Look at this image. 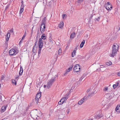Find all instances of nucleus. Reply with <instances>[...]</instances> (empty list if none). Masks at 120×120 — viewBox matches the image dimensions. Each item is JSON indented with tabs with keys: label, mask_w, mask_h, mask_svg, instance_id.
<instances>
[{
	"label": "nucleus",
	"mask_w": 120,
	"mask_h": 120,
	"mask_svg": "<svg viewBox=\"0 0 120 120\" xmlns=\"http://www.w3.org/2000/svg\"><path fill=\"white\" fill-rule=\"evenodd\" d=\"M118 49V45L117 44H116V45L114 44L113 45L112 53L110 54V56L114 57V56L117 54V52Z\"/></svg>",
	"instance_id": "nucleus-1"
},
{
	"label": "nucleus",
	"mask_w": 120,
	"mask_h": 120,
	"mask_svg": "<svg viewBox=\"0 0 120 120\" xmlns=\"http://www.w3.org/2000/svg\"><path fill=\"white\" fill-rule=\"evenodd\" d=\"M57 75H55L51 79L49 80L47 85V87L48 89L50 88L53 83L55 81V80L57 79Z\"/></svg>",
	"instance_id": "nucleus-2"
},
{
	"label": "nucleus",
	"mask_w": 120,
	"mask_h": 120,
	"mask_svg": "<svg viewBox=\"0 0 120 120\" xmlns=\"http://www.w3.org/2000/svg\"><path fill=\"white\" fill-rule=\"evenodd\" d=\"M104 6L106 9L108 10L111 11L112 8V5L109 2H107L105 4Z\"/></svg>",
	"instance_id": "nucleus-3"
},
{
	"label": "nucleus",
	"mask_w": 120,
	"mask_h": 120,
	"mask_svg": "<svg viewBox=\"0 0 120 120\" xmlns=\"http://www.w3.org/2000/svg\"><path fill=\"white\" fill-rule=\"evenodd\" d=\"M17 53L15 50L14 49H12L9 51V54L11 55H15Z\"/></svg>",
	"instance_id": "nucleus-4"
},
{
	"label": "nucleus",
	"mask_w": 120,
	"mask_h": 120,
	"mask_svg": "<svg viewBox=\"0 0 120 120\" xmlns=\"http://www.w3.org/2000/svg\"><path fill=\"white\" fill-rule=\"evenodd\" d=\"M79 64H77L75 65L73 68V71L75 72H77L80 71V68L79 66Z\"/></svg>",
	"instance_id": "nucleus-5"
},
{
	"label": "nucleus",
	"mask_w": 120,
	"mask_h": 120,
	"mask_svg": "<svg viewBox=\"0 0 120 120\" xmlns=\"http://www.w3.org/2000/svg\"><path fill=\"white\" fill-rule=\"evenodd\" d=\"M39 100L38 98H35L33 99L32 100V104L33 105H34L38 104V103H39Z\"/></svg>",
	"instance_id": "nucleus-6"
},
{
	"label": "nucleus",
	"mask_w": 120,
	"mask_h": 120,
	"mask_svg": "<svg viewBox=\"0 0 120 120\" xmlns=\"http://www.w3.org/2000/svg\"><path fill=\"white\" fill-rule=\"evenodd\" d=\"M39 48H41L43 46V42L42 38H40L39 41Z\"/></svg>",
	"instance_id": "nucleus-7"
},
{
	"label": "nucleus",
	"mask_w": 120,
	"mask_h": 120,
	"mask_svg": "<svg viewBox=\"0 0 120 120\" xmlns=\"http://www.w3.org/2000/svg\"><path fill=\"white\" fill-rule=\"evenodd\" d=\"M24 5L23 4V3H22V4L21 5L20 8V14H21L22 13L24 10Z\"/></svg>",
	"instance_id": "nucleus-8"
},
{
	"label": "nucleus",
	"mask_w": 120,
	"mask_h": 120,
	"mask_svg": "<svg viewBox=\"0 0 120 120\" xmlns=\"http://www.w3.org/2000/svg\"><path fill=\"white\" fill-rule=\"evenodd\" d=\"M115 110L117 113L118 114L120 112V104L117 105L116 108Z\"/></svg>",
	"instance_id": "nucleus-9"
},
{
	"label": "nucleus",
	"mask_w": 120,
	"mask_h": 120,
	"mask_svg": "<svg viewBox=\"0 0 120 120\" xmlns=\"http://www.w3.org/2000/svg\"><path fill=\"white\" fill-rule=\"evenodd\" d=\"M103 116V114L101 113H99L96 116H95V119H99Z\"/></svg>",
	"instance_id": "nucleus-10"
},
{
	"label": "nucleus",
	"mask_w": 120,
	"mask_h": 120,
	"mask_svg": "<svg viewBox=\"0 0 120 120\" xmlns=\"http://www.w3.org/2000/svg\"><path fill=\"white\" fill-rule=\"evenodd\" d=\"M45 24L43 23L41 24V26L40 30H45Z\"/></svg>",
	"instance_id": "nucleus-11"
},
{
	"label": "nucleus",
	"mask_w": 120,
	"mask_h": 120,
	"mask_svg": "<svg viewBox=\"0 0 120 120\" xmlns=\"http://www.w3.org/2000/svg\"><path fill=\"white\" fill-rule=\"evenodd\" d=\"M41 92H38L35 98H38V99H39V100L40 98L41 97Z\"/></svg>",
	"instance_id": "nucleus-12"
},
{
	"label": "nucleus",
	"mask_w": 120,
	"mask_h": 120,
	"mask_svg": "<svg viewBox=\"0 0 120 120\" xmlns=\"http://www.w3.org/2000/svg\"><path fill=\"white\" fill-rule=\"evenodd\" d=\"M37 43V40L35 42V45L33 47V48L32 50L33 52V53H35V51H34V50L35 49L34 48H35H35H37L38 47V45H36V43Z\"/></svg>",
	"instance_id": "nucleus-13"
},
{
	"label": "nucleus",
	"mask_w": 120,
	"mask_h": 120,
	"mask_svg": "<svg viewBox=\"0 0 120 120\" xmlns=\"http://www.w3.org/2000/svg\"><path fill=\"white\" fill-rule=\"evenodd\" d=\"M10 37V34L9 33H8L7 34L6 36V39L7 41H8Z\"/></svg>",
	"instance_id": "nucleus-14"
},
{
	"label": "nucleus",
	"mask_w": 120,
	"mask_h": 120,
	"mask_svg": "<svg viewBox=\"0 0 120 120\" xmlns=\"http://www.w3.org/2000/svg\"><path fill=\"white\" fill-rule=\"evenodd\" d=\"M7 108V107L5 106H3L1 108V111L2 112H4Z\"/></svg>",
	"instance_id": "nucleus-15"
},
{
	"label": "nucleus",
	"mask_w": 120,
	"mask_h": 120,
	"mask_svg": "<svg viewBox=\"0 0 120 120\" xmlns=\"http://www.w3.org/2000/svg\"><path fill=\"white\" fill-rule=\"evenodd\" d=\"M23 72V68L22 67H21L20 68V70L19 72V75H22V73Z\"/></svg>",
	"instance_id": "nucleus-16"
},
{
	"label": "nucleus",
	"mask_w": 120,
	"mask_h": 120,
	"mask_svg": "<svg viewBox=\"0 0 120 120\" xmlns=\"http://www.w3.org/2000/svg\"><path fill=\"white\" fill-rule=\"evenodd\" d=\"M12 82L13 85H16V82L15 80H14L12 79Z\"/></svg>",
	"instance_id": "nucleus-17"
},
{
	"label": "nucleus",
	"mask_w": 120,
	"mask_h": 120,
	"mask_svg": "<svg viewBox=\"0 0 120 120\" xmlns=\"http://www.w3.org/2000/svg\"><path fill=\"white\" fill-rule=\"evenodd\" d=\"M64 26V23L63 22H60L59 25V26L60 28Z\"/></svg>",
	"instance_id": "nucleus-18"
},
{
	"label": "nucleus",
	"mask_w": 120,
	"mask_h": 120,
	"mask_svg": "<svg viewBox=\"0 0 120 120\" xmlns=\"http://www.w3.org/2000/svg\"><path fill=\"white\" fill-rule=\"evenodd\" d=\"M85 40H83L81 42L80 45V47L81 48H82L83 47L85 43Z\"/></svg>",
	"instance_id": "nucleus-19"
},
{
	"label": "nucleus",
	"mask_w": 120,
	"mask_h": 120,
	"mask_svg": "<svg viewBox=\"0 0 120 120\" xmlns=\"http://www.w3.org/2000/svg\"><path fill=\"white\" fill-rule=\"evenodd\" d=\"M4 98V96L3 97L2 96H0V101H2L3 102L5 101Z\"/></svg>",
	"instance_id": "nucleus-20"
},
{
	"label": "nucleus",
	"mask_w": 120,
	"mask_h": 120,
	"mask_svg": "<svg viewBox=\"0 0 120 120\" xmlns=\"http://www.w3.org/2000/svg\"><path fill=\"white\" fill-rule=\"evenodd\" d=\"M88 99V98H87V97L86 96H85L83 98H82V99L84 101V102L86 101Z\"/></svg>",
	"instance_id": "nucleus-21"
},
{
	"label": "nucleus",
	"mask_w": 120,
	"mask_h": 120,
	"mask_svg": "<svg viewBox=\"0 0 120 120\" xmlns=\"http://www.w3.org/2000/svg\"><path fill=\"white\" fill-rule=\"evenodd\" d=\"M75 33H72L71 35L70 36V38H74L75 37Z\"/></svg>",
	"instance_id": "nucleus-22"
},
{
	"label": "nucleus",
	"mask_w": 120,
	"mask_h": 120,
	"mask_svg": "<svg viewBox=\"0 0 120 120\" xmlns=\"http://www.w3.org/2000/svg\"><path fill=\"white\" fill-rule=\"evenodd\" d=\"M84 102V101H83L81 99V100L79 101L78 104L79 105H81Z\"/></svg>",
	"instance_id": "nucleus-23"
},
{
	"label": "nucleus",
	"mask_w": 120,
	"mask_h": 120,
	"mask_svg": "<svg viewBox=\"0 0 120 120\" xmlns=\"http://www.w3.org/2000/svg\"><path fill=\"white\" fill-rule=\"evenodd\" d=\"M75 50H73V51L71 55L72 57H74V56H75V53L76 52L75 51Z\"/></svg>",
	"instance_id": "nucleus-24"
},
{
	"label": "nucleus",
	"mask_w": 120,
	"mask_h": 120,
	"mask_svg": "<svg viewBox=\"0 0 120 120\" xmlns=\"http://www.w3.org/2000/svg\"><path fill=\"white\" fill-rule=\"evenodd\" d=\"M5 77V75L4 74H3V75H2V76L1 77V82H2V81L3 80H4V79Z\"/></svg>",
	"instance_id": "nucleus-25"
},
{
	"label": "nucleus",
	"mask_w": 120,
	"mask_h": 120,
	"mask_svg": "<svg viewBox=\"0 0 120 120\" xmlns=\"http://www.w3.org/2000/svg\"><path fill=\"white\" fill-rule=\"evenodd\" d=\"M112 64V62L110 61H109V62H107L106 63V65L108 66H110Z\"/></svg>",
	"instance_id": "nucleus-26"
},
{
	"label": "nucleus",
	"mask_w": 120,
	"mask_h": 120,
	"mask_svg": "<svg viewBox=\"0 0 120 120\" xmlns=\"http://www.w3.org/2000/svg\"><path fill=\"white\" fill-rule=\"evenodd\" d=\"M71 70V69L70 68H69L68 69H67L66 71L65 72V73L64 74V75H65L66 74H67V72H69Z\"/></svg>",
	"instance_id": "nucleus-27"
},
{
	"label": "nucleus",
	"mask_w": 120,
	"mask_h": 120,
	"mask_svg": "<svg viewBox=\"0 0 120 120\" xmlns=\"http://www.w3.org/2000/svg\"><path fill=\"white\" fill-rule=\"evenodd\" d=\"M84 78V76H82L80 78L79 80H78V82L80 83L81 82V81L82 80V79L83 78Z\"/></svg>",
	"instance_id": "nucleus-28"
},
{
	"label": "nucleus",
	"mask_w": 120,
	"mask_h": 120,
	"mask_svg": "<svg viewBox=\"0 0 120 120\" xmlns=\"http://www.w3.org/2000/svg\"><path fill=\"white\" fill-rule=\"evenodd\" d=\"M62 53V50L61 48H60L58 52V54L59 55H60Z\"/></svg>",
	"instance_id": "nucleus-29"
},
{
	"label": "nucleus",
	"mask_w": 120,
	"mask_h": 120,
	"mask_svg": "<svg viewBox=\"0 0 120 120\" xmlns=\"http://www.w3.org/2000/svg\"><path fill=\"white\" fill-rule=\"evenodd\" d=\"M108 90V88L107 87H105L103 89V90L104 91H106Z\"/></svg>",
	"instance_id": "nucleus-30"
},
{
	"label": "nucleus",
	"mask_w": 120,
	"mask_h": 120,
	"mask_svg": "<svg viewBox=\"0 0 120 120\" xmlns=\"http://www.w3.org/2000/svg\"><path fill=\"white\" fill-rule=\"evenodd\" d=\"M41 48H39L38 50V56H39V54L41 53Z\"/></svg>",
	"instance_id": "nucleus-31"
},
{
	"label": "nucleus",
	"mask_w": 120,
	"mask_h": 120,
	"mask_svg": "<svg viewBox=\"0 0 120 120\" xmlns=\"http://www.w3.org/2000/svg\"><path fill=\"white\" fill-rule=\"evenodd\" d=\"M68 98V97H65L64 98H62L61 99V101H62V100H63V99H64V100L65 101H66V100H67V99Z\"/></svg>",
	"instance_id": "nucleus-32"
},
{
	"label": "nucleus",
	"mask_w": 120,
	"mask_h": 120,
	"mask_svg": "<svg viewBox=\"0 0 120 120\" xmlns=\"http://www.w3.org/2000/svg\"><path fill=\"white\" fill-rule=\"evenodd\" d=\"M26 35V31H25V33L24 34L22 37V40H23L24 38Z\"/></svg>",
	"instance_id": "nucleus-33"
},
{
	"label": "nucleus",
	"mask_w": 120,
	"mask_h": 120,
	"mask_svg": "<svg viewBox=\"0 0 120 120\" xmlns=\"http://www.w3.org/2000/svg\"><path fill=\"white\" fill-rule=\"evenodd\" d=\"M49 42H50L52 43V38H51V36H50V37L49 38Z\"/></svg>",
	"instance_id": "nucleus-34"
},
{
	"label": "nucleus",
	"mask_w": 120,
	"mask_h": 120,
	"mask_svg": "<svg viewBox=\"0 0 120 120\" xmlns=\"http://www.w3.org/2000/svg\"><path fill=\"white\" fill-rule=\"evenodd\" d=\"M66 16V15L65 14H63L62 15V17L63 19L66 18V17H65Z\"/></svg>",
	"instance_id": "nucleus-35"
},
{
	"label": "nucleus",
	"mask_w": 120,
	"mask_h": 120,
	"mask_svg": "<svg viewBox=\"0 0 120 120\" xmlns=\"http://www.w3.org/2000/svg\"><path fill=\"white\" fill-rule=\"evenodd\" d=\"M41 37L42 39H46V37L45 36L42 35Z\"/></svg>",
	"instance_id": "nucleus-36"
},
{
	"label": "nucleus",
	"mask_w": 120,
	"mask_h": 120,
	"mask_svg": "<svg viewBox=\"0 0 120 120\" xmlns=\"http://www.w3.org/2000/svg\"><path fill=\"white\" fill-rule=\"evenodd\" d=\"M117 86L116 84H114L113 86V89H115Z\"/></svg>",
	"instance_id": "nucleus-37"
},
{
	"label": "nucleus",
	"mask_w": 120,
	"mask_h": 120,
	"mask_svg": "<svg viewBox=\"0 0 120 120\" xmlns=\"http://www.w3.org/2000/svg\"><path fill=\"white\" fill-rule=\"evenodd\" d=\"M57 52H56V54H55V57H56V60L57 59L58 57V56L57 55Z\"/></svg>",
	"instance_id": "nucleus-38"
},
{
	"label": "nucleus",
	"mask_w": 120,
	"mask_h": 120,
	"mask_svg": "<svg viewBox=\"0 0 120 120\" xmlns=\"http://www.w3.org/2000/svg\"><path fill=\"white\" fill-rule=\"evenodd\" d=\"M61 101V99L60 100V101L58 102V104L59 105H61L62 104V101Z\"/></svg>",
	"instance_id": "nucleus-39"
},
{
	"label": "nucleus",
	"mask_w": 120,
	"mask_h": 120,
	"mask_svg": "<svg viewBox=\"0 0 120 120\" xmlns=\"http://www.w3.org/2000/svg\"><path fill=\"white\" fill-rule=\"evenodd\" d=\"M69 109H68L66 111V112H67V114H68L69 113Z\"/></svg>",
	"instance_id": "nucleus-40"
},
{
	"label": "nucleus",
	"mask_w": 120,
	"mask_h": 120,
	"mask_svg": "<svg viewBox=\"0 0 120 120\" xmlns=\"http://www.w3.org/2000/svg\"><path fill=\"white\" fill-rule=\"evenodd\" d=\"M101 66L100 67V68H105V67H104V66L103 65H101Z\"/></svg>",
	"instance_id": "nucleus-41"
},
{
	"label": "nucleus",
	"mask_w": 120,
	"mask_h": 120,
	"mask_svg": "<svg viewBox=\"0 0 120 120\" xmlns=\"http://www.w3.org/2000/svg\"><path fill=\"white\" fill-rule=\"evenodd\" d=\"M46 19V18L45 17L43 19V21H45Z\"/></svg>",
	"instance_id": "nucleus-42"
},
{
	"label": "nucleus",
	"mask_w": 120,
	"mask_h": 120,
	"mask_svg": "<svg viewBox=\"0 0 120 120\" xmlns=\"http://www.w3.org/2000/svg\"><path fill=\"white\" fill-rule=\"evenodd\" d=\"M117 75L118 76H120V72H119L117 73Z\"/></svg>",
	"instance_id": "nucleus-43"
},
{
	"label": "nucleus",
	"mask_w": 120,
	"mask_h": 120,
	"mask_svg": "<svg viewBox=\"0 0 120 120\" xmlns=\"http://www.w3.org/2000/svg\"><path fill=\"white\" fill-rule=\"evenodd\" d=\"M62 104H63V103H64V102H65L66 101H65L64 100V99H63V100H62Z\"/></svg>",
	"instance_id": "nucleus-44"
},
{
	"label": "nucleus",
	"mask_w": 120,
	"mask_h": 120,
	"mask_svg": "<svg viewBox=\"0 0 120 120\" xmlns=\"http://www.w3.org/2000/svg\"><path fill=\"white\" fill-rule=\"evenodd\" d=\"M62 104H63V103H64V102H65L66 101H65L64 100V99H63V100H62Z\"/></svg>",
	"instance_id": "nucleus-45"
},
{
	"label": "nucleus",
	"mask_w": 120,
	"mask_h": 120,
	"mask_svg": "<svg viewBox=\"0 0 120 120\" xmlns=\"http://www.w3.org/2000/svg\"><path fill=\"white\" fill-rule=\"evenodd\" d=\"M84 0H79L78 1V3H80V1L82 2Z\"/></svg>",
	"instance_id": "nucleus-46"
},
{
	"label": "nucleus",
	"mask_w": 120,
	"mask_h": 120,
	"mask_svg": "<svg viewBox=\"0 0 120 120\" xmlns=\"http://www.w3.org/2000/svg\"><path fill=\"white\" fill-rule=\"evenodd\" d=\"M69 95V94L68 93L67 94L65 95V97H68V96Z\"/></svg>",
	"instance_id": "nucleus-47"
},
{
	"label": "nucleus",
	"mask_w": 120,
	"mask_h": 120,
	"mask_svg": "<svg viewBox=\"0 0 120 120\" xmlns=\"http://www.w3.org/2000/svg\"><path fill=\"white\" fill-rule=\"evenodd\" d=\"M91 95L90 94H88V96H87V98H89V97H90V96Z\"/></svg>",
	"instance_id": "nucleus-48"
},
{
	"label": "nucleus",
	"mask_w": 120,
	"mask_h": 120,
	"mask_svg": "<svg viewBox=\"0 0 120 120\" xmlns=\"http://www.w3.org/2000/svg\"><path fill=\"white\" fill-rule=\"evenodd\" d=\"M100 70H101V69L100 68H99V69H97L96 70V71H100Z\"/></svg>",
	"instance_id": "nucleus-49"
},
{
	"label": "nucleus",
	"mask_w": 120,
	"mask_h": 120,
	"mask_svg": "<svg viewBox=\"0 0 120 120\" xmlns=\"http://www.w3.org/2000/svg\"><path fill=\"white\" fill-rule=\"evenodd\" d=\"M23 40H22V39H21V40L19 42V44H21V42H22Z\"/></svg>",
	"instance_id": "nucleus-50"
},
{
	"label": "nucleus",
	"mask_w": 120,
	"mask_h": 120,
	"mask_svg": "<svg viewBox=\"0 0 120 120\" xmlns=\"http://www.w3.org/2000/svg\"><path fill=\"white\" fill-rule=\"evenodd\" d=\"M19 77V76L18 75H17L16 76V77L15 78V79H17V78H18Z\"/></svg>",
	"instance_id": "nucleus-51"
},
{
	"label": "nucleus",
	"mask_w": 120,
	"mask_h": 120,
	"mask_svg": "<svg viewBox=\"0 0 120 120\" xmlns=\"http://www.w3.org/2000/svg\"><path fill=\"white\" fill-rule=\"evenodd\" d=\"M94 92H92L90 94H91V95H92L94 94Z\"/></svg>",
	"instance_id": "nucleus-52"
},
{
	"label": "nucleus",
	"mask_w": 120,
	"mask_h": 120,
	"mask_svg": "<svg viewBox=\"0 0 120 120\" xmlns=\"http://www.w3.org/2000/svg\"><path fill=\"white\" fill-rule=\"evenodd\" d=\"M116 83V85L117 86H118L119 85V83L118 82H117Z\"/></svg>",
	"instance_id": "nucleus-53"
},
{
	"label": "nucleus",
	"mask_w": 120,
	"mask_h": 120,
	"mask_svg": "<svg viewBox=\"0 0 120 120\" xmlns=\"http://www.w3.org/2000/svg\"><path fill=\"white\" fill-rule=\"evenodd\" d=\"M73 67V66H71V67L69 68H70V69H71V70L72 69Z\"/></svg>",
	"instance_id": "nucleus-54"
},
{
	"label": "nucleus",
	"mask_w": 120,
	"mask_h": 120,
	"mask_svg": "<svg viewBox=\"0 0 120 120\" xmlns=\"http://www.w3.org/2000/svg\"><path fill=\"white\" fill-rule=\"evenodd\" d=\"M46 85H44V88H45L46 86Z\"/></svg>",
	"instance_id": "nucleus-55"
},
{
	"label": "nucleus",
	"mask_w": 120,
	"mask_h": 120,
	"mask_svg": "<svg viewBox=\"0 0 120 120\" xmlns=\"http://www.w3.org/2000/svg\"><path fill=\"white\" fill-rule=\"evenodd\" d=\"M33 30H32V31L31 33V35L32 36V34H33Z\"/></svg>",
	"instance_id": "nucleus-56"
},
{
	"label": "nucleus",
	"mask_w": 120,
	"mask_h": 120,
	"mask_svg": "<svg viewBox=\"0 0 120 120\" xmlns=\"http://www.w3.org/2000/svg\"><path fill=\"white\" fill-rule=\"evenodd\" d=\"M90 91V90L89 89H88L87 90V92H89Z\"/></svg>",
	"instance_id": "nucleus-57"
},
{
	"label": "nucleus",
	"mask_w": 120,
	"mask_h": 120,
	"mask_svg": "<svg viewBox=\"0 0 120 120\" xmlns=\"http://www.w3.org/2000/svg\"><path fill=\"white\" fill-rule=\"evenodd\" d=\"M8 8V6H6V9H7V8Z\"/></svg>",
	"instance_id": "nucleus-58"
},
{
	"label": "nucleus",
	"mask_w": 120,
	"mask_h": 120,
	"mask_svg": "<svg viewBox=\"0 0 120 120\" xmlns=\"http://www.w3.org/2000/svg\"><path fill=\"white\" fill-rule=\"evenodd\" d=\"M93 120L92 119H89V120Z\"/></svg>",
	"instance_id": "nucleus-59"
},
{
	"label": "nucleus",
	"mask_w": 120,
	"mask_h": 120,
	"mask_svg": "<svg viewBox=\"0 0 120 120\" xmlns=\"http://www.w3.org/2000/svg\"><path fill=\"white\" fill-rule=\"evenodd\" d=\"M1 32L0 31V34H1Z\"/></svg>",
	"instance_id": "nucleus-60"
},
{
	"label": "nucleus",
	"mask_w": 120,
	"mask_h": 120,
	"mask_svg": "<svg viewBox=\"0 0 120 120\" xmlns=\"http://www.w3.org/2000/svg\"><path fill=\"white\" fill-rule=\"evenodd\" d=\"M11 31H12V32H13V30H11Z\"/></svg>",
	"instance_id": "nucleus-61"
},
{
	"label": "nucleus",
	"mask_w": 120,
	"mask_h": 120,
	"mask_svg": "<svg viewBox=\"0 0 120 120\" xmlns=\"http://www.w3.org/2000/svg\"><path fill=\"white\" fill-rule=\"evenodd\" d=\"M119 87H120V84L119 85Z\"/></svg>",
	"instance_id": "nucleus-62"
},
{
	"label": "nucleus",
	"mask_w": 120,
	"mask_h": 120,
	"mask_svg": "<svg viewBox=\"0 0 120 120\" xmlns=\"http://www.w3.org/2000/svg\"><path fill=\"white\" fill-rule=\"evenodd\" d=\"M41 31V32H42V31H41V30H40Z\"/></svg>",
	"instance_id": "nucleus-63"
},
{
	"label": "nucleus",
	"mask_w": 120,
	"mask_h": 120,
	"mask_svg": "<svg viewBox=\"0 0 120 120\" xmlns=\"http://www.w3.org/2000/svg\"><path fill=\"white\" fill-rule=\"evenodd\" d=\"M119 59H120V56L119 57Z\"/></svg>",
	"instance_id": "nucleus-64"
}]
</instances>
